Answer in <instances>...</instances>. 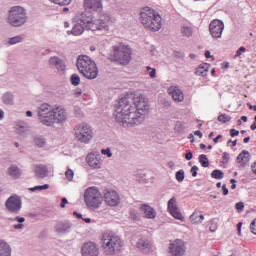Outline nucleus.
<instances>
[{
  "label": "nucleus",
  "mask_w": 256,
  "mask_h": 256,
  "mask_svg": "<svg viewBox=\"0 0 256 256\" xmlns=\"http://www.w3.org/2000/svg\"><path fill=\"white\" fill-rule=\"evenodd\" d=\"M149 113V99L143 95L133 98V104L129 98H121L115 106L114 117L122 127H137L145 121V115Z\"/></svg>",
  "instance_id": "obj_1"
},
{
  "label": "nucleus",
  "mask_w": 256,
  "mask_h": 256,
  "mask_svg": "<svg viewBox=\"0 0 256 256\" xmlns=\"http://www.w3.org/2000/svg\"><path fill=\"white\" fill-rule=\"evenodd\" d=\"M111 23V16L101 15L99 18L87 16V14H81L78 21L74 24L71 31H68V35H74L79 37L86 31H92V33H107L109 31V25Z\"/></svg>",
  "instance_id": "obj_2"
},
{
  "label": "nucleus",
  "mask_w": 256,
  "mask_h": 256,
  "mask_svg": "<svg viewBox=\"0 0 256 256\" xmlns=\"http://www.w3.org/2000/svg\"><path fill=\"white\" fill-rule=\"evenodd\" d=\"M37 117L44 127L63 125L67 121V110L61 105L53 106L49 103H42L37 108Z\"/></svg>",
  "instance_id": "obj_3"
},
{
  "label": "nucleus",
  "mask_w": 256,
  "mask_h": 256,
  "mask_svg": "<svg viewBox=\"0 0 256 256\" xmlns=\"http://www.w3.org/2000/svg\"><path fill=\"white\" fill-rule=\"evenodd\" d=\"M139 15V21L146 31L151 33L161 31V27H163L161 15L153 10V8L149 6L143 7L140 9Z\"/></svg>",
  "instance_id": "obj_4"
},
{
  "label": "nucleus",
  "mask_w": 256,
  "mask_h": 256,
  "mask_svg": "<svg viewBox=\"0 0 256 256\" xmlns=\"http://www.w3.org/2000/svg\"><path fill=\"white\" fill-rule=\"evenodd\" d=\"M102 249L105 255H117L123 249V240L113 232H105L101 238Z\"/></svg>",
  "instance_id": "obj_5"
},
{
  "label": "nucleus",
  "mask_w": 256,
  "mask_h": 256,
  "mask_svg": "<svg viewBox=\"0 0 256 256\" xmlns=\"http://www.w3.org/2000/svg\"><path fill=\"white\" fill-rule=\"evenodd\" d=\"M77 69L79 73L86 79H97L99 75V69L97 64L89 56H79L77 59Z\"/></svg>",
  "instance_id": "obj_6"
},
{
  "label": "nucleus",
  "mask_w": 256,
  "mask_h": 256,
  "mask_svg": "<svg viewBox=\"0 0 256 256\" xmlns=\"http://www.w3.org/2000/svg\"><path fill=\"white\" fill-rule=\"evenodd\" d=\"M7 21L12 27H23L27 23V10L22 6H13L8 11Z\"/></svg>",
  "instance_id": "obj_7"
},
{
  "label": "nucleus",
  "mask_w": 256,
  "mask_h": 256,
  "mask_svg": "<svg viewBox=\"0 0 256 256\" xmlns=\"http://www.w3.org/2000/svg\"><path fill=\"white\" fill-rule=\"evenodd\" d=\"M73 131L75 139H77V141H79L80 143H83L84 145H89V143L93 141L94 132L93 128L89 124L85 122L77 124L76 126H74Z\"/></svg>",
  "instance_id": "obj_8"
},
{
  "label": "nucleus",
  "mask_w": 256,
  "mask_h": 256,
  "mask_svg": "<svg viewBox=\"0 0 256 256\" xmlns=\"http://www.w3.org/2000/svg\"><path fill=\"white\" fill-rule=\"evenodd\" d=\"M84 203L88 209H99L103 203V197L97 187H89L84 191Z\"/></svg>",
  "instance_id": "obj_9"
},
{
  "label": "nucleus",
  "mask_w": 256,
  "mask_h": 256,
  "mask_svg": "<svg viewBox=\"0 0 256 256\" xmlns=\"http://www.w3.org/2000/svg\"><path fill=\"white\" fill-rule=\"evenodd\" d=\"M131 54V47L120 43L113 47L112 58L120 63V65H129L131 63Z\"/></svg>",
  "instance_id": "obj_10"
},
{
  "label": "nucleus",
  "mask_w": 256,
  "mask_h": 256,
  "mask_svg": "<svg viewBox=\"0 0 256 256\" xmlns=\"http://www.w3.org/2000/svg\"><path fill=\"white\" fill-rule=\"evenodd\" d=\"M187 246L181 239H176L168 244L167 253L169 256H185Z\"/></svg>",
  "instance_id": "obj_11"
},
{
  "label": "nucleus",
  "mask_w": 256,
  "mask_h": 256,
  "mask_svg": "<svg viewBox=\"0 0 256 256\" xmlns=\"http://www.w3.org/2000/svg\"><path fill=\"white\" fill-rule=\"evenodd\" d=\"M5 207L9 213L19 215L23 208V200H21L19 195H12L6 200Z\"/></svg>",
  "instance_id": "obj_12"
},
{
  "label": "nucleus",
  "mask_w": 256,
  "mask_h": 256,
  "mask_svg": "<svg viewBox=\"0 0 256 256\" xmlns=\"http://www.w3.org/2000/svg\"><path fill=\"white\" fill-rule=\"evenodd\" d=\"M103 198L108 207H117L121 203V196L113 189H106L103 192Z\"/></svg>",
  "instance_id": "obj_13"
},
{
  "label": "nucleus",
  "mask_w": 256,
  "mask_h": 256,
  "mask_svg": "<svg viewBox=\"0 0 256 256\" xmlns=\"http://www.w3.org/2000/svg\"><path fill=\"white\" fill-rule=\"evenodd\" d=\"M223 29H225V24L223 21L215 19L210 22L209 31L213 39H221V36L223 35Z\"/></svg>",
  "instance_id": "obj_14"
},
{
  "label": "nucleus",
  "mask_w": 256,
  "mask_h": 256,
  "mask_svg": "<svg viewBox=\"0 0 256 256\" xmlns=\"http://www.w3.org/2000/svg\"><path fill=\"white\" fill-rule=\"evenodd\" d=\"M73 229V223L69 220H60L54 225V231L57 235H67Z\"/></svg>",
  "instance_id": "obj_15"
},
{
  "label": "nucleus",
  "mask_w": 256,
  "mask_h": 256,
  "mask_svg": "<svg viewBox=\"0 0 256 256\" xmlns=\"http://www.w3.org/2000/svg\"><path fill=\"white\" fill-rule=\"evenodd\" d=\"M168 211L174 219H177L178 221H185V217H183V214L179 210V207L177 206V198L172 197L168 201Z\"/></svg>",
  "instance_id": "obj_16"
},
{
  "label": "nucleus",
  "mask_w": 256,
  "mask_h": 256,
  "mask_svg": "<svg viewBox=\"0 0 256 256\" xmlns=\"http://www.w3.org/2000/svg\"><path fill=\"white\" fill-rule=\"evenodd\" d=\"M86 163L91 169H101L103 167V160H101V154L90 153L86 156Z\"/></svg>",
  "instance_id": "obj_17"
},
{
  "label": "nucleus",
  "mask_w": 256,
  "mask_h": 256,
  "mask_svg": "<svg viewBox=\"0 0 256 256\" xmlns=\"http://www.w3.org/2000/svg\"><path fill=\"white\" fill-rule=\"evenodd\" d=\"M82 256H99V245L95 242H86L81 248Z\"/></svg>",
  "instance_id": "obj_18"
},
{
  "label": "nucleus",
  "mask_w": 256,
  "mask_h": 256,
  "mask_svg": "<svg viewBox=\"0 0 256 256\" xmlns=\"http://www.w3.org/2000/svg\"><path fill=\"white\" fill-rule=\"evenodd\" d=\"M48 65L49 67H54V69H57L60 75H63V73H65V69H67V65L65 64V61L59 58V56H51L48 59Z\"/></svg>",
  "instance_id": "obj_19"
},
{
  "label": "nucleus",
  "mask_w": 256,
  "mask_h": 256,
  "mask_svg": "<svg viewBox=\"0 0 256 256\" xmlns=\"http://www.w3.org/2000/svg\"><path fill=\"white\" fill-rule=\"evenodd\" d=\"M84 7L87 11L101 13L103 11V0H84Z\"/></svg>",
  "instance_id": "obj_20"
},
{
  "label": "nucleus",
  "mask_w": 256,
  "mask_h": 256,
  "mask_svg": "<svg viewBox=\"0 0 256 256\" xmlns=\"http://www.w3.org/2000/svg\"><path fill=\"white\" fill-rule=\"evenodd\" d=\"M168 94L174 101H176V103H181L185 100V94H183V90L177 86H171L168 89Z\"/></svg>",
  "instance_id": "obj_21"
},
{
  "label": "nucleus",
  "mask_w": 256,
  "mask_h": 256,
  "mask_svg": "<svg viewBox=\"0 0 256 256\" xmlns=\"http://www.w3.org/2000/svg\"><path fill=\"white\" fill-rule=\"evenodd\" d=\"M140 211L143 213L145 219H156L157 211L154 210L153 207L149 206V204H142L140 206Z\"/></svg>",
  "instance_id": "obj_22"
},
{
  "label": "nucleus",
  "mask_w": 256,
  "mask_h": 256,
  "mask_svg": "<svg viewBox=\"0 0 256 256\" xmlns=\"http://www.w3.org/2000/svg\"><path fill=\"white\" fill-rule=\"evenodd\" d=\"M34 173L39 179H45V177H49V168L45 164H35Z\"/></svg>",
  "instance_id": "obj_23"
},
{
  "label": "nucleus",
  "mask_w": 256,
  "mask_h": 256,
  "mask_svg": "<svg viewBox=\"0 0 256 256\" xmlns=\"http://www.w3.org/2000/svg\"><path fill=\"white\" fill-rule=\"evenodd\" d=\"M137 247L143 253H149L151 251V241L147 238H140L137 242Z\"/></svg>",
  "instance_id": "obj_24"
},
{
  "label": "nucleus",
  "mask_w": 256,
  "mask_h": 256,
  "mask_svg": "<svg viewBox=\"0 0 256 256\" xmlns=\"http://www.w3.org/2000/svg\"><path fill=\"white\" fill-rule=\"evenodd\" d=\"M7 175L12 179H19L23 175V171L17 165H10L7 169Z\"/></svg>",
  "instance_id": "obj_25"
},
{
  "label": "nucleus",
  "mask_w": 256,
  "mask_h": 256,
  "mask_svg": "<svg viewBox=\"0 0 256 256\" xmlns=\"http://www.w3.org/2000/svg\"><path fill=\"white\" fill-rule=\"evenodd\" d=\"M14 130L18 135H27L29 133V127L25 122L22 121H16L14 123Z\"/></svg>",
  "instance_id": "obj_26"
},
{
  "label": "nucleus",
  "mask_w": 256,
  "mask_h": 256,
  "mask_svg": "<svg viewBox=\"0 0 256 256\" xmlns=\"http://www.w3.org/2000/svg\"><path fill=\"white\" fill-rule=\"evenodd\" d=\"M250 157L251 156L249 155V151L244 150L237 156L236 161L240 165V167H245L247 163H249Z\"/></svg>",
  "instance_id": "obj_27"
},
{
  "label": "nucleus",
  "mask_w": 256,
  "mask_h": 256,
  "mask_svg": "<svg viewBox=\"0 0 256 256\" xmlns=\"http://www.w3.org/2000/svg\"><path fill=\"white\" fill-rule=\"evenodd\" d=\"M211 67L208 63L200 64L195 71V75L198 77H207V73H209V68Z\"/></svg>",
  "instance_id": "obj_28"
},
{
  "label": "nucleus",
  "mask_w": 256,
  "mask_h": 256,
  "mask_svg": "<svg viewBox=\"0 0 256 256\" xmlns=\"http://www.w3.org/2000/svg\"><path fill=\"white\" fill-rule=\"evenodd\" d=\"M11 245L4 240H0V256H11Z\"/></svg>",
  "instance_id": "obj_29"
},
{
  "label": "nucleus",
  "mask_w": 256,
  "mask_h": 256,
  "mask_svg": "<svg viewBox=\"0 0 256 256\" xmlns=\"http://www.w3.org/2000/svg\"><path fill=\"white\" fill-rule=\"evenodd\" d=\"M14 101H15V96H13V93L5 92L2 95V103H4V105H13Z\"/></svg>",
  "instance_id": "obj_30"
},
{
  "label": "nucleus",
  "mask_w": 256,
  "mask_h": 256,
  "mask_svg": "<svg viewBox=\"0 0 256 256\" xmlns=\"http://www.w3.org/2000/svg\"><path fill=\"white\" fill-rule=\"evenodd\" d=\"M205 219V216L203 214H199V212H194L190 216V221L193 223V225H199V223H203V220Z\"/></svg>",
  "instance_id": "obj_31"
},
{
  "label": "nucleus",
  "mask_w": 256,
  "mask_h": 256,
  "mask_svg": "<svg viewBox=\"0 0 256 256\" xmlns=\"http://www.w3.org/2000/svg\"><path fill=\"white\" fill-rule=\"evenodd\" d=\"M181 33L183 37H191L193 35V28L189 26H182Z\"/></svg>",
  "instance_id": "obj_32"
},
{
  "label": "nucleus",
  "mask_w": 256,
  "mask_h": 256,
  "mask_svg": "<svg viewBox=\"0 0 256 256\" xmlns=\"http://www.w3.org/2000/svg\"><path fill=\"white\" fill-rule=\"evenodd\" d=\"M211 177H212V179L221 180V179H223V177H225V173H223V171H221L219 169H216L211 172Z\"/></svg>",
  "instance_id": "obj_33"
},
{
  "label": "nucleus",
  "mask_w": 256,
  "mask_h": 256,
  "mask_svg": "<svg viewBox=\"0 0 256 256\" xmlns=\"http://www.w3.org/2000/svg\"><path fill=\"white\" fill-rule=\"evenodd\" d=\"M198 161H199L200 165H202V167H209V158H207V155L201 154L198 157Z\"/></svg>",
  "instance_id": "obj_34"
},
{
  "label": "nucleus",
  "mask_w": 256,
  "mask_h": 256,
  "mask_svg": "<svg viewBox=\"0 0 256 256\" xmlns=\"http://www.w3.org/2000/svg\"><path fill=\"white\" fill-rule=\"evenodd\" d=\"M145 73L146 75H149L151 79H155V77H157V70L155 68H152L151 66L146 67Z\"/></svg>",
  "instance_id": "obj_35"
},
{
  "label": "nucleus",
  "mask_w": 256,
  "mask_h": 256,
  "mask_svg": "<svg viewBox=\"0 0 256 256\" xmlns=\"http://www.w3.org/2000/svg\"><path fill=\"white\" fill-rule=\"evenodd\" d=\"M50 3H54L55 5L65 6V5H71V2L73 0H48Z\"/></svg>",
  "instance_id": "obj_36"
},
{
  "label": "nucleus",
  "mask_w": 256,
  "mask_h": 256,
  "mask_svg": "<svg viewBox=\"0 0 256 256\" xmlns=\"http://www.w3.org/2000/svg\"><path fill=\"white\" fill-rule=\"evenodd\" d=\"M176 181L179 183H183V181H185V170L181 169L176 172Z\"/></svg>",
  "instance_id": "obj_37"
},
{
  "label": "nucleus",
  "mask_w": 256,
  "mask_h": 256,
  "mask_svg": "<svg viewBox=\"0 0 256 256\" xmlns=\"http://www.w3.org/2000/svg\"><path fill=\"white\" fill-rule=\"evenodd\" d=\"M70 81H71L72 85H74V87H77V85H79L81 83V78L77 74H72Z\"/></svg>",
  "instance_id": "obj_38"
},
{
  "label": "nucleus",
  "mask_w": 256,
  "mask_h": 256,
  "mask_svg": "<svg viewBox=\"0 0 256 256\" xmlns=\"http://www.w3.org/2000/svg\"><path fill=\"white\" fill-rule=\"evenodd\" d=\"M35 144L37 145V147H45V145H47V141H45V138L43 137H36L34 139Z\"/></svg>",
  "instance_id": "obj_39"
},
{
  "label": "nucleus",
  "mask_w": 256,
  "mask_h": 256,
  "mask_svg": "<svg viewBox=\"0 0 256 256\" xmlns=\"http://www.w3.org/2000/svg\"><path fill=\"white\" fill-rule=\"evenodd\" d=\"M23 41V37L14 36L8 40V45H16V43H21Z\"/></svg>",
  "instance_id": "obj_40"
},
{
  "label": "nucleus",
  "mask_w": 256,
  "mask_h": 256,
  "mask_svg": "<svg viewBox=\"0 0 256 256\" xmlns=\"http://www.w3.org/2000/svg\"><path fill=\"white\" fill-rule=\"evenodd\" d=\"M218 121L220 123H229V121H231V116L227 114H221L218 116Z\"/></svg>",
  "instance_id": "obj_41"
},
{
  "label": "nucleus",
  "mask_w": 256,
  "mask_h": 256,
  "mask_svg": "<svg viewBox=\"0 0 256 256\" xmlns=\"http://www.w3.org/2000/svg\"><path fill=\"white\" fill-rule=\"evenodd\" d=\"M47 189H49V184H44L42 186L32 187V188H30V191H45Z\"/></svg>",
  "instance_id": "obj_42"
},
{
  "label": "nucleus",
  "mask_w": 256,
  "mask_h": 256,
  "mask_svg": "<svg viewBox=\"0 0 256 256\" xmlns=\"http://www.w3.org/2000/svg\"><path fill=\"white\" fill-rule=\"evenodd\" d=\"M65 177L67 181H73V177H75V172H73V170L71 169H67L65 172Z\"/></svg>",
  "instance_id": "obj_43"
},
{
  "label": "nucleus",
  "mask_w": 256,
  "mask_h": 256,
  "mask_svg": "<svg viewBox=\"0 0 256 256\" xmlns=\"http://www.w3.org/2000/svg\"><path fill=\"white\" fill-rule=\"evenodd\" d=\"M101 154L108 157V159H111V157H113V152H111V148L102 149Z\"/></svg>",
  "instance_id": "obj_44"
},
{
  "label": "nucleus",
  "mask_w": 256,
  "mask_h": 256,
  "mask_svg": "<svg viewBox=\"0 0 256 256\" xmlns=\"http://www.w3.org/2000/svg\"><path fill=\"white\" fill-rule=\"evenodd\" d=\"M130 219H132L133 221H139V212H137V210H131Z\"/></svg>",
  "instance_id": "obj_45"
},
{
  "label": "nucleus",
  "mask_w": 256,
  "mask_h": 256,
  "mask_svg": "<svg viewBox=\"0 0 256 256\" xmlns=\"http://www.w3.org/2000/svg\"><path fill=\"white\" fill-rule=\"evenodd\" d=\"M245 51H246L245 47H244V46H241V47L236 51L235 58L241 57V55H242L243 53H245Z\"/></svg>",
  "instance_id": "obj_46"
},
{
  "label": "nucleus",
  "mask_w": 256,
  "mask_h": 256,
  "mask_svg": "<svg viewBox=\"0 0 256 256\" xmlns=\"http://www.w3.org/2000/svg\"><path fill=\"white\" fill-rule=\"evenodd\" d=\"M235 207H236L237 211L241 212V211H243V209H245V204L243 202H238V203H236Z\"/></svg>",
  "instance_id": "obj_47"
},
{
  "label": "nucleus",
  "mask_w": 256,
  "mask_h": 256,
  "mask_svg": "<svg viewBox=\"0 0 256 256\" xmlns=\"http://www.w3.org/2000/svg\"><path fill=\"white\" fill-rule=\"evenodd\" d=\"M199 171V167H197V166H193L192 168H191V173H192V177H197V175H198V172Z\"/></svg>",
  "instance_id": "obj_48"
},
{
  "label": "nucleus",
  "mask_w": 256,
  "mask_h": 256,
  "mask_svg": "<svg viewBox=\"0 0 256 256\" xmlns=\"http://www.w3.org/2000/svg\"><path fill=\"white\" fill-rule=\"evenodd\" d=\"M251 232L256 235V219L250 225Z\"/></svg>",
  "instance_id": "obj_49"
},
{
  "label": "nucleus",
  "mask_w": 256,
  "mask_h": 256,
  "mask_svg": "<svg viewBox=\"0 0 256 256\" xmlns=\"http://www.w3.org/2000/svg\"><path fill=\"white\" fill-rule=\"evenodd\" d=\"M186 161H191L193 159V152L189 151L185 154Z\"/></svg>",
  "instance_id": "obj_50"
},
{
  "label": "nucleus",
  "mask_w": 256,
  "mask_h": 256,
  "mask_svg": "<svg viewBox=\"0 0 256 256\" xmlns=\"http://www.w3.org/2000/svg\"><path fill=\"white\" fill-rule=\"evenodd\" d=\"M222 193L223 195H229V189L227 188V184L222 185Z\"/></svg>",
  "instance_id": "obj_51"
},
{
  "label": "nucleus",
  "mask_w": 256,
  "mask_h": 256,
  "mask_svg": "<svg viewBox=\"0 0 256 256\" xmlns=\"http://www.w3.org/2000/svg\"><path fill=\"white\" fill-rule=\"evenodd\" d=\"M67 203H69V201L67 200V198H62L60 207H61L62 209H65V206L67 205Z\"/></svg>",
  "instance_id": "obj_52"
},
{
  "label": "nucleus",
  "mask_w": 256,
  "mask_h": 256,
  "mask_svg": "<svg viewBox=\"0 0 256 256\" xmlns=\"http://www.w3.org/2000/svg\"><path fill=\"white\" fill-rule=\"evenodd\" d=\"M230 135H231V137H237V135H239V130L231 129Z\"/></svg>",
  "instance_id": "obj_53"
},
{
  "label": "nucleus",
  "mask_w": 256,
  "mask_h": 256,
  "mask_svg": "<svg viewBox=\"0 0 256 256\" xmlns=\"http://www.w3.org/2000/svg\"><path fill=\"white\" fill-rule=\"evenodd\" d=\"M14 221H17V223H25V218H23V217H20V216H16L15 218H14Z\"/></svg>",
  "instance_id": "obj_54"
},
{
  "label": "nucleus",
  "mask_w": 256,
  "mask_h": 256,
  "mask_svg": "<svg viewBox=\"0 0 256 256\" xmlns=\"http://www.w3.org/2000/svg\"><path fill=\"white\" fill-rule=\"evenodd\" d=\"M222 157H223V161H225L226 163L229 162V153L224 152Z\"/></svg>",
  "instance_id": "obj_55"
},
{
  "label": "nucleus",
  "mask_w": 256,
  "mask_h": 256,
  "mask_svg": "<svg viewBox=\"0 0 256 256\" xmlns=\"http://www.w3.org/2000/svg\"><path fill=\"white\" fill-rule=\"evenodd\" d=\"M194 135H196V136L199 137L200 139L203 138V132H201V131H199V130L195 131V132H194Z\"/></svg>",
  "instance_id": "obj_56"
},
{
  "label": "nucleus",
  "mask_w": 256,
  "mask_h": 256,
  "mask_svg": "<svg viewBox=\"0 0 256 256\" xmlns=\"http://www.w3.org/2000/svg\"><path fill=\"white\" fill-rule=\"evenodd\" d=\"M167 167H169V169H174L175 163L173 161H170L167 163Z\"/></svg>",
  "instance_id": "obj_57"
},
{
  "label": "nucleus",
  "mask_w": 256,
  "mask_h": 256,
  "mask_svg": "<svg viewBox=\"0 0 256 256\" xmlns=\"http://www.w3.org/2000/svg\"><path fill=\"white\" fill-rule=\"evenodd\" d=\"M3 119H5V112L3 109H0V121H3Z\"/></svg>",
  "instance_id": "obj_58"
},
{
  "label": "nucleus",
  "mask_w": 256,
  "mask_h": 256,
  "mask_svg": "<svg viewBox=\"0 0 256 256\" xmlns=\"http://www.w3.org/2000/svg\"><path fill=\"white\" fill-rule=\"evenodd\" d=\"M23 227H25V225H23V224L14 225V229H16V230L23 229Z\"/></svg>",
  "instance_id": "obj_59"
},
{
  "label": "nucleus",
  "mask_w": 256,
  "mask_h": 256,
  "mask_svg": "<svg viewBox=\"0 0 256 256\" xmlns=\"http://www.w3.org/2000/svg\"><path fill=\"white\" fill-rule=\"evenodd\" d=\"M229 143H232V147H236L237 146V140H234V141L229 140L228 141V145H229Z\"/></svg>",
  "instance_id": "obj_60"
},
{
  "label": "nucleus",
  "mask_w": 256,
  "mask_h": 256,
  "mask_svg": "<svg viewBox=\"0 0 256 256\" xmlns=\"http://www.w3.org/2000/svg\"><path fill=\"white\" fill-rule=\"evenodd\" d=\"M205 57H206V59H211V52L210 51H206L205 52Z\"/></svg>",
  "instance_id": "obj_61"
},
{
  "label": "nucleus",
  "mask_w": 256,
  "mask_h": 256,
  "mask_svg": "<svg viewBox=\"0 0 256 256\" xmlns=\"http://www.w3.org/2000/svg\"><path fill=\"white\" fill-rule=\"evenodd\" d=\"M249 109L253 110V111H256V105H251V104H247Z\"/></svg>",
  "instance_id": "obj_62"
},
{
  "label": "nucleus",
  "mask_w": 256,
  "mask_h": 256,
  "mask_svg": "<svg viewBox=\"0 0 256 256\" xmlns=\"http://www.w3.org/2000/svg\"><path fill=\"white\" fill-rule=\"evenodd\" d=\"M223 137L222 135H218L216 138H214V143H219V139Z\"/></svg>",
  "instance_id": "obj_63"
},
{
  "label": "nucleus",
  "mask_w": 256,
  "mask_h": 256,
  "mask_svg": "<svg viewBox=\"0 0 256 256\" xmlns=\"http://www.w3.org/2000/svg\"><path fill=\"white\" fill-rule=\"evenodd\" d=\"M250 129H251L252 131H255V129H256V122H254V123L250 126Z\"/></svg>",
  "instance_id": "obj_64"
}]
</instances>
